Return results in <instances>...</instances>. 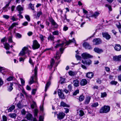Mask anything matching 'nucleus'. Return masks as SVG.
Segmentation results:
<instances>
[{
	"label": "nucleus",
	"instance_id": "nucleus-1",
	"mask_svg": "<svg viewBox=\"0 0 121 121\" xmlns=\"http://www.w3.org/2000/svg\"><path fill=\"white\" fill-rule=\"evenodd\" d=\"M38 68L36 66H35L34 69V76H33L31 78L29 83L31 85L34 82V79H35V81L36 82L37 79V74Z\"/></svg>",
	"mask_w": 121,
	"mask_h": 121
},
{
	"label": "nucleus",
	"instance_id": "nucleus-59",
	"mask_svg": "<svg viewBox=\"0 0 121 121\" xmlns=\"http://www.w3.org/2000/svg\"><path fill=\"white\" fill-rule=\"evenodd\" d=\"M6 41L7 38L6 37H4L1 39V42L2 43H3Z\"/></svg>",
	"mask_w": 121,
	"mask_h": 121
},
{
	"label": "nucleus",
	"instance_id": "nucleus-19",
	"mask_svg": "<svg viewBox=\"0 0 121 121\" xmlns=\"http://www.w3.org/2000/svg\"><path fill=\"white\" fill-rule=\"evenodd\" d=\"M71 43H75L74 45L77 46L75 40L74 38H73V39L72 40H69V41L66 42V45H68Z\"/></svg>",
	"mask_w": 121,
	"mask_h": 121
},
{
	"label": "nucleus",
	"instance_id": "nucleus-44",
	"mask_svg": "<svg viewBox=\"0 0 121 121\" xmlns=\"http://www.w3.org/2000/svg\"><path fill=\"white\" fill-rule=\"evenodd\" d=\"M54 36L52 35H50L48 37V40H52L54 39Z\"/></svg>",
	"mask_w": 121,
	"mask_h": 121
},
{
	"label": "nucleus",
	"instance_id": "nucleus-39",
	"mask_svg": "<svg viewBox=\"0 0 121 121\" xmlns=\"http://www.w3.org/2000/svg\"><path fill=\"white\" fill-rule=\"evenodd\" d=\"M16 106L19 108H21L23 107V106L22 105L20 101L16 104Z\"/></svg>",
	"mask_w": 121,
	"mask_h": 121
},
{
	"label": "nucleus",
	"instance_id": "nucleus-52",
	"mask_svg": "<svg viewBox=\"0 0 121 121\" xmlns=\"http://www.w3.org/2000/svg\"><path fill=\"white\" fill-rule=\"evenodd\" d=\"M79 92V90L78 89L77 90L73 92V95H76L78 94V93Z\"/></svg>",
	"mask_w": 121,
	"mask_h": 121
},
{
	"label": "nucleus",
	"instance_id": "nucleus-40",
	"mask_svg": "<svg viewBox=\"0 0 121 121\" xmlns=\"http://www.w3.org/2000/svg\"><path fill=\"white\" fill-rule=\"evenodd\" d=\"M15 106L14 105H13L10 107L8 109L9 112H11L15 108Z\"/></svg>",
	"mask_w": 121,
	"mask_h": 121
},
{
	"label": "nucleus",
	"instance_id": "nucleus-34",
	"mask_svg": "<svg viewBox=\"0 0 121 121\" xmlns=\"http://www.w3.org/2000/svg\"><path fill=\"white\" fill-rule=\"evenodd\" d=\"M17 10L19 12H21L23 10V8L20 5H19L17 7Z\"/></svg>",
	"mask_w": 121,
	"mask_h": 121
},
{
	"label": "nucleus",
	"instance_id": "nucleus-51",
	"mask_svg": "<svg viewBox=\"0 0 121 121\" xmlns=\"http://www.w3.org/2000/svg\"><path fill=\"white\" fill-rule=\"evenodd\" d=\"M19 14H17V15L18 16L20 19H22L23 18V16L22 15H21V14L22 13L21 12H19Z\"/></svg>",
	"mask_w": 121,
	"mask_h": 121
},
{
	"label": "nucleus",
	"instance_id": "nucleus-43",
	"mask_svg": "<svg viewBox=\"0 0 121 121\" xmlns=\"http://www.w3.org/2000/svg\"><path fill=\"white\" fill-rule=\"evenodd\" d=\"M52 34L53 35H58L59 34V31L57 30H56L52 32Z\"/></svg>",
	"mask_w": 121,
	"mask_h": 121
},
{
	"label": "nucleus",
	"instance_id": "nucleus-16",
	"mask_svg": "<svg viewBox=\"0 0 121 121\" xmlns=\"http://www.w3.org/2000/svg\"><path fill=\"white\" fill-rule=\"evenodd\" d=\"M94 50L95 52L99 54L100 53L103 52L102 49L98 48H95Z\"/></svg>",
	"mask_w": 121,
	"mask_h": 121
},
{
	"label": "nucleus",
	"instance_id": "nucleus-30",
	"mask_svg": "<svg viewBox=\"0 0 121 121\" xmlns=\"http://www.w3.org/2000/svg\"><path fill=\"white\" fill-rule=\"evenodd\" d=\"M9 116L10 117L14 119H15L17 117V115L15 113L10 114H9Z\"/></svg>",
	"mask_w": 121,
	"mask_h": 121
},
{
	"label": "nucleus",
	"instance_id": "nucleus-9",
	"mask_svg": "<svg viewBox=\"0 0 121 121\" xmlns=\"http://www.w3.org/2000/svg\"><path fill=\"white\" fill-rule=\"evenodd\" d=\"M101 13L100 11H96L92 14L90 16L91 17H94L95 18H97V17Z\"/></svg>",
	"mask_w": 121,
	"mask_h": 121
},
{
	"label": "nucleus",
	"instance_id": "nucleus-24",
	"mask_svg": "<svg viewBox=\"0 0 121 121\" xmlns=\"http://www.w3.org/2000/svg\"><path fill=\"white\" fill-rule=\"evenodd\" d=\"M87 83V81L86 79H82L80 82V84L82 86H84L86 85Z\"/></svg>",
	"mask_w": 121,
	"mask_h": 121
},
{
	"label": "nucleus",
	"instance_id": "nucleus-54",
	"mask_svg": "<svg viewBox=\"0 0 121 121\" xmlns=\"http://www.w3.org/2000/svg\"><path fill=\"white\" fill-rule=\"evenodd\" d=\"M44 37L41 34L39 35V38L41 41H43L44 40Z\"/></svg>",
	"mask_w": 121,
	"mask_h": 121
},
{
	"label": "nucleus",
	"instance_id": "nucleus-10",
	"mask_svg": "<svg viewBox=\"0 0 121 121\" xmlns=\"http://www.w3.org/2000/svg\"><path fill=\"white\" fill-rule=\"evenodd\" d=\"M58 95L60 98L62 99H64L65 98V95L61 90H58Z\"/></svg>",
	"mask_w": 121,
	"mask_h": 121
},
{
	"label": "nucleus",
	"instance_id": "nucleus-2",
	"mask_svg": "<svg viewBox=\"0 0 121 121\" xmlns=\"http://www.w3.org/2000/svg\"><path fill=\"white\" fill-rule=\"evenodd\" d=\"M31 51L29 50L28 48L27 47H25L23 48L22 51H21L19 54V56H23L26 53H28L29 56H30Z\"/></svg>",
	"mask_w": 121,
	"mask_h": 121
},
{
	"label": "nucleus",
	"instance_id": "nucleus-14",
	"mask_svg": "<svg viewBox=\"0 0 121 121\" xmlns=\"http://www.w3.org/2000/svg\"><path fill=\"white\" fill-rule=\"evenodd\" d=\"M61 18L64 22H69V19L67 18V17L66 14L64 15V17L61 16Z\"/></svg>",
	"mask_w": 121,
	"mask_h": 121
},
{
	"label": "nucleus",
	"instance_id": "nucleus-23",
	"mask_svg": "<svg viewBox=\"0 0 121 121\" xmlns=\"http://www.w3.org/2000/svg\"><path fill=\"white\" fill-rule=\"evenodd\" d=\"M114 48L116 51H120L121 49V46L119 44H116L114 47Z\"/></svg>",
	"mask_w": 121,
	"mask_h": 121
},
{
	"label": "nucleus",
	"instance_id": "nucleus-38",
	"mask_svg": "<svg viewBox=\"0 0 121 121\" xmlns=\"http://www.w3.org/2000/svg\"><path fill=\"white\" fill-rule=\"evenodd\" d=\"M50 84H51V83H50V82L49 81V82H48L47 83H46V86H45V91H46L47 89L49 87V86H50Z\"/></svg>",
	"mask_w": 121,
	"mask_h": 121
},
{
	"label": "nucleus",
	"instance_id": "nucleus-46",
	"mask_svg": "<svg viewBox=\"0 0 121 121\" xmlns=\"http://www.w3.org/2000/svg\"><path fill=\"white\" fill-rule=\"evenodd\" d=\"M14 78V77L13 76H10L7 78V80L8 81H10L12 80Z\"/></svg>",
	"mask_w": 121,
	"mask_h": 121
},
{
	"label": "nucleus",
	"instance_id": "nucleus-18",
	"mask_svg": "<svg viewBox=\"0 0 121 121\" xmlns=\"http://www.w3.org/2000/svg\"><path fill=\"white\" fill-rule=\"evenodd\" d=\"M91 98V96H86L84 102L85 104H87L89 103Z\"/></svg>",
	"mask_w": 121,
	"mask_h": 121
},
{
	"label": "nucleus",
	"instance_id": "nucleus-37",
	"mask_svg": "<svg viewBox=\"0 0 121 121\" xmlns=\"http://www.w3.org/2000/svg\"><path fill=\"white\" fill-rule=\"evenodd\" d=\"M34 4H32L31 3H30L28 5V6L32 10H34V13L35 11H34Z\"/></svg>",
	"mask_w": 121,
	"mask_h": 121
},
{
	"label": "nucleus",
	"instance_id": "nucleus-48",
	"mask_svg": "<svg viewBox=\"0 0 121 121\" xmlns=\"http://www.w3.org/2000/svg\"><path fill=\"white\" fill-rule=\"evenodd\" d=\"M99 105V104L97 102L95 103L92 104L91 106L93 107H96Z\"/></svg>",
	"mask_w": 121,
	"mask_h": 121
},
{
	"label": "nucleus",
	"instance_id": "nucleus-8",
	"mask_svg": "<svg viewBox=\"0 0 121 121\" xmlns=\"http://www.w3.org/2000/svg\"><path fill=\"white\" fill-rule=\"evenodd\" d=\"M93 42L95 45H98L100 44L101 42L100 39L99 38H96L93 40Z\"/></svg>",
	"mask_w": 121,
	"mask_h": 121
},
{
	"label": "nucleus",
	"instance_id": "nucleus-50",
	"mask_svg": "<svg viewBox=\"0 0 121 121\" xmlns=\"http://www.w3.org/2000/svg\"><path fill=\"white\" fill-rule=\"evenodd\" d=\"M20 79L21 81L22 86L24 85L25 82V81L22 78H20Z\"/></svg>",
	"mask_w": 121,
	"mask_h": 121
},
{
	"label": "nucleus",
	"instance_id": "nucleus-55",
	"mask_svg": "<svg viewBox=\"0 0 121 121\" xmlns=\"http://www.w3.org/2000/svg\"><path fill=\"white\" fill-rule=\"evenodd\" d=\"M105 6L108 7L110 11H112V9L111 6L108 4H106L105 5Z\"/></svg>",
	"mask_w": 121,
	"mask_h": 121
},
{
	"label": "nucleus",
	"instance_id": "nucleus-32",
	"mask_svg": "<svg viewBox=\"0 0 121 121\" xmlns=\"http://www.w3.org/2000/svg\"><path fill=\"white\" fill-rule=\"evenodd\" d=\"M60 105L61 106L63 107H69V106L67 104L65 103L63 101L61 102Z\"/></svg>",
	"mask_w": 121,
	"mask_h": 121
},
{
	"label": "nucleus",
	"instance_id": "nucleus-36",
	"mask_svg": "<svg viewBox=\"0 0 121 121\" xmlns=\"http://www.w3.org/2000/svg\"><path fill=\"white\" fill-rule=\"evenodd\" d=\"M4 48L7 50H9L10 48L9 45V44L7 43H4Z\"/></svg>",
	"mask_w": 121,
	"mask_h": 121
},
{
	"label": "nucleus",
	"instance_id": "nucleus-45",
	"mask_svg": "<svg viewBox=\"0 0 121 121\" xmlns=\"http://www.w3.org/2000/svg\"><path fill=\"white\" fill-rule=\"evenodd\" d=\"M84 96L83 95H81L79 96V99L80 101H82L84 100Z\"/></svg>",
	"mask_w": 121,
	"mask_h": 121
},
{
	"label": "nucleus",
	"instance_id": "nucleus-15",
	"mask_svg": "<svg viewBox=\"0 0 121 121\" xmlns=\"http://www.w3.org/2000/svg\"><path fill=\"white\" fill-rule=\"evenodd\" d=\"M102 34L103 36L107 39L108 40L111 38L110 35L107 33H103Z\"/></svg>",
	"mask_w": 121,
	"mask_h": 121
},
{
	"label": "nucleus",
	"instance_id": "nucleus-56",
	"mask_svg": "<svg viewBox=\"0 0 121 121\" xmlns=\"http://www.w3.org/2000/svg\"><path fill=\"white\" fill-rule=\"evenodd\" d=\"M38 112V110L37 109H35L34 111V115L35 116H37Z\"/></svg>",
	"mask_w": 121,
	"mask_h": 121
},
{
	"label": "nucleus",
	"instance_id": "nucleus-20",
	"mask_svg": "<svg viewBox=\"0 0 121 121\" xmlns=\"http://www.w3.org/2000/svg\"><path fill=\"white\" fill-rule=\"evenodd\" d=\"M26 118L29 120H32L33 118L32 115L30 113L27 114L26 115Z\"/></svg>",
	"mask_w": 121,
	"mask_h": 121
},
{
	"label": "nucleus",
	"instance_id": "nucleus-58",
	"mask_svg": "<svg viewBox=\"0 0 121 121\" xmlns=\"http://www.w3.org/2000/svg\"><path fill=\"white\" fill-rule=\"evenodd\" d=\"M36 90V89H33L31 92L32 94L33 95H35V94Z\"/></svg>",
	"mask_w": 121,
	"mask_h": 121
},
{
	"label": "nucleus",
	"instance_id": "nucleus-49",
	"mask_svg": "<svg viewBox=\"0 0 121 121\" xmlns=\"http://www.w3.org/2000/svg\"><path fill=\"white\" fill-rule=\"evenodd\" d=\"M25 18L27 19V21L28 22H30V18L29 16L26 14L25 15Z\"/></svg>",
	"mask_w": 121,
	"mask_h": 121
},
{
	"label": "nucleus",
	"instance_id": "nucleus-12",
	"mask_svg": "<svg viewBox=\"0 0 121 121\" xmlns=\"http://www.w3.org/2000/svg\"><path fill=\"white\" fill-rule=\"evenodd\" d=\"M9 85L7 87V90L9 91H11L13 89V82L9 83Z\"/></svg>",
	"mask_w": 121,
	"mask_h": 121
},
{
	"label": "nucleus",
	"instance_id": "nucleus-27",
	"mask_svg": "<svg viewBox=\"0 0 121 121\" xmlns=\"http://www.w3.org/2000/svg\"><path fill=\"white\" fill-rule=\"evenodd\" d=\"M42 14V12L41 11H40L37 13V15H35V18L37 19H38L39 18L40 15Z\"/></svg>",
	"mask_w": 121,
	"mask_h": 121
},
{
	"label": "nucleus",
	"instance_id": "nucleus-61",
	"mask_svg": "<svg viewBox=\"0 0 121 121\" xmlns=\"http://www.w3.org/2000/svg\"><path fill=\"white\" fill-rule=\"evenodd\" d=\"M117 82L112 81L110 83L112 85H116L117 83Z\"/></svg>",
	"mask_w": 121,
	"mask_h": 121
},
{
	"label": "nucleus",
	"instance_id": "nucleus-31",
	"mask_svg": "<svg viewBox=\"0 0 121 121\" xmlns=\"http://www.w3.org/2000/svg\"><path fill=\"white\" fill-rule=\"evenodd\" d=\"M16 16V15H15L14 16L11 17L10 19L13 22L14 21H17L18 20V19L17 18H15Z\"/></svg>",
	"mask_w": 121,
	"mask_h": 121
},
{
	"label": "nucleus",
	"instance_id": "nucleus-11",
	"mask_svg": "<svg viewBox=\"0 0 121 121\" xmlns=\"http://www.w3.org/2000/svg\"><path fill=\"white\" fill-rule=\"evenodd\" d=\"M113 60L116 61H118L121 60V55L113 56Z\"/></svg>",
	"mask_w": 121,
	"mask_h": 121
},
{
	"label": "nucleus",
	"instance_id": "nucleus-5",
	"mask_svg": "<svg viewBox=\"0 0 121 121\" xmlns=\"http://www.w3.org/2000/svg\"><path fill=\"white\" fill-rule=\"evenodd\" d=\"M82 58L84 59H86L89 58H91L93 56L86 52L82 54Z\"/></svg>",
	"mask_w": 121,
	"mask_h": 121
},
{
	"label": "nucleus",
	"instance_id": "nucleus-29",
	"mask_svg": "<svg viewBox=\"0 0 121 121\" xmlns=\"http://www.w3.org/2000/svg\"><path fill=\"white\" fill-rule=\"evenodd\" d=\"M50 22L51 23L52 25L56 26L57 27V23L55 22L54 20L52 19H51L50 20Z\"/></svg>",
	"mask_w": 121,
	"mask_h": 121
},
{
	"label": "nucleus",
	"instance_id": "nucleus-21",
	"mask_svg": "<svg viewBox=\"0 0 121 121\" xmlns=\"http://www.w3.org/2000/svg\"><path fill=\"white\" fill-rule=\"evenodd\" d=\"M6 70L5 68L0 66V72H1L3 75H4L5 73H6Z\"/></svg>",
	"mask_w": 121,
	"mask_h": 121
},
{
	"label": "nucleus",
	"instance_id": "nucleus-25",
	"mask_svg": "<svg viewBox=\"0 0 121 121\" xmlns=\"http://www.w3.org/2000/svg\"><path fill=\"white\" fill-rule=\"evenodd\" d=\"M54 63L55 61L53 59H52L50 62V65L48 66V68L50 70H51Z\"/></svg>",
	"mask_w": 121,
	"mask_h": 121
},
{
	"label": "nucleus",
	"instance_id": "nucleus-3",
	"mask_svg": "<svg viewBox=\"0 0 121 121\" xmlns=\"http://www.w3.org/2000/svg\"><path fill=\"white\" fill-rule=\"evenodd\" d=\"M110 108L109 106L105 105L100 109L99 112L101 113H107L109 112Z\"/></svg>",
	"mask_w": 121,
	"mask_h": 121
},
{
	"label": "nucleus",
	"instance_id": "nucleus-63",
	"mask_svg": "<svg viewBox=\"0 0 121 121\" xmlns=\"http://www.w3.org/2000/svg\"><path fill=\"white\" fill-rule=\"evenodd\" d=\"M68 28L66 26H64L63 28V30L64 31H65L68 30Z\"/></svg>",
	"mask_w": 121,
	"mask_h": 121
},
{
	"label": "nucleus",
	"instance_id": "nucleus-62",
	"mask_svg": "<svg viewBox=\"0 0 121 121\" xmlns=\"http://www.w3.org/2000/svg\"><path fill=\"white\" fill-rule=\"evenodd\" d=\"M44 117L43 116H40L39 118V121H43Z\"/></svg>",
	"mask_w": 121,
	"mask_h": 121
},
{
	"label": "nucleus",
	"instance_id": "nucleus-53",
	"mask_svg": "<svg viewBox=\"0 0 121 121\" xmlns=\"http://www.w3.org/2000/svg\"><path fill=\"white\" fill-rule=\"evenodd\" d=\"M107 94L106 92H104L101 93V96L102 98L106 97L107 96Z\"/></svg>",
	"mask_w": 121,
	"mask_h": 121
},
{
	"label": "nucleus",
	"instance_id": "nucleus-35",
	"mask_svg": "<svg viewBox=\"0 0 121 121\" xmlns=\"http://www.w3.org/2000/svg\"><path fill=\"white\" fill-rule=\"evenodd\" d=\"M59 54L60 53L58 52H56V56H55V58L56 59H57V60H58L60 58V55H59Z\"/></svg>",
	"mask_w": 121,
	"mask_h": 121
},
{
	"label": "nucleus",
	"instance_id": "nucleus-26",
	"mask_svg": "<svg viewBox=\"0 0 121 121\" xmlns=\"http://www.w3.org/2000/svg\"><path fill=\"white\" fill-rule=\"evenodd\" d=\"M30 106L32 109H34L35 108H36L37 107V105L36 102L33 101L32 103L31 104Z\"/></svg>",
	"mask_w": 121,
	"mask_h": 121
},
{
	"label": "nucleus",
	"instance_id": "nucleus-41",
	"mask_svg": "<svg viewBox=\"0 0 121 121\" xmlns=\"http://www.w3.org/2000/svg\"><path fill=\"white\" fill-rule=\"evenodd\" d=\"M18 25V23L17 22H14L10 26V29H12L14 26H15L16 25Z\"/></svg>",
	"mask_w": 121,
	"mask_h": 121
},
{
	"label": "nucleus",
	"instance_id": "nucleus-28",
	"mask_svg": "<svg viewBox=\"0 0 121 121\" xmlns=\"http://www.w3.org/2000/svg\"><path fill=\"white\" fill-rule=\"evenodd\" d=\"M93 76V73L91 72H89L86 75V77L88 78H92Z\"/></svg>",
	"mask_w": 121,
	"mask_h": 121
},
{
	"label": "nucleus",
	"instance_id": "nucleus-64",
	"mask_svg": "<svg viewBox=\"0 0 121 121\" xmlns=\"http://www.w3.org/2000/svg\"><path fill=\"white\" fill-rule=\"evenodd\" d=\"M3 121H7V117L4 115L3 116Z\"/></svg>",
	"mask_w": 121,
	"mask_h": 121
},
{
	"label": "nucleus",
	"instance_id": "nucleus-6",
	"mask_svg": "<svg viewBox=\"0 0 121 121\" xmlns=\"http://www.w3.org/2000/svg\"><path fill=\"white\" fill-rule=\"evenodd\" d=\"M64 43L63 42L61 44H56V46H55V48H56L59 47H61L60 49V50L61 54L63 53L62 52L64 50V48L63 47V46L64 44Z\"/></svg>",
	"mask_w": 121,
	"mask_h": 121
},
{
	"label": "nucleus",
	"instance_id": "nucleus-42",
	"mask_svg": "<svg viewBox=\"0 0 121 121\" xmlns=\"http://www.w3.org/2000/svg\"><path fill=\"white\" fill-rule=\"evenodd\" d=\"M13 85L14 84L16 87H18L20 88V89L21 88V87L22 86V85L19 84L18 83H16L15 82H13Z\"/></svg>",
	"mask_w": 121,
	"mask_h": 121
},
{
	"label": "nucleus",
	"instance_id": "nucleus-47",
	"mask_svg": "<svg viewBox=\"0 0 121 121\" xmlns=\"http://www.w3.org/2000/svg\"><path fill=\"white\" fill-rule=\"evenodd\" d=\"M68 73L69 75L71 76H73L75 74V72L71 70L69 71Z\"/></svg>",
	"mask_w": 121,
	"mask_h": 121
},
{
	"label": "nucleus",
	"instance_id": "nucleus-57",
	"mask_svg": "<svg viewBox=\"0 0 121 121\" xmlns=\"http://www.w3.org/2000/svg\"><path fill=\"white\" fill-rule=\"evenodd\" d=\"M79 115L80 116H83L84 114V112H83L82 110H80L79 111Z\"/></svg>",
	"mask_w": 121,
	"mask_h": 121
},
{
	"label": "nucleus",
	"instance_id": "nucleus-33",
	"mask_svg": "<svg viewBox=\"0 0 121 121\" xmlns=\"http://www.w3.org/2000/svg\"><path fill=\"white\" fill-rule=\"evenodd\" d=\"M116 26L119 29L120 32L121 34V25L120 22H118L116 24Z\"/></svg>",
	"mask_w": 121,
	"mask_h": 121
},
{
	"label": "nucleus",
	"instance_id": "nucleus-22",
	"mask_svg": "<svg viewBox=\"0 0 121 121\" xmlns=\"http://www.w3.org/2000/svg\"><path fill=\"white\" fill-rule=\"evenodd\" d=\"M73 82L74 86L75 87H78L79 86V81L77 79L73 80Z\"/></svg>",
	"mask_w": 121,
	"mask_h": 121
},
{
	"label": "nucleus",
	"instance_id": "nucleus-4",
	"mask_svg": "<svg viewBox=\"0 0 121 121\" xmlns=\"http://www.w3.org/2000/svg\"><path fill=\"white\" fill-rule=\"evenodd\" d=\"M40 47V45L36 40H35L33 41L32 45V48L33 49H38Z\"/></svg>",
	"mask_w": 121,
	"mask_h": 121
},
{
	"label": "nucleus",
	"instance_id": "nucleus-13",
	"mask_svg": "<svg viewBox=\"0 0 121 121\" xmlns=\"http://www.w3.org/2000/svg\"><path fill=\"white\" fill-rule=\"evenodd\" d=\"M83 46L86 49H91V48L89 44L87 42H84L83 43Z\"/></svg>",
	"mask_w": 121,
	"mask_h": 121
},
{
	"label": "nucleus",
	"instance_id": "nucleus-17",
	"mask_svg": "<svg viewBox=\"0 0 121 121\" xmlns=\"http://www.w3.org/2000/svg\"><path fill=\"white\" fill-rule=\"evenodd\" d=\"M82 62L84 64H86V65H90L91 64V61L90 60H82Z\"/></svg>",
	"mask_w": 121,
	"mask_h": 121
},
{
	"label": "nucleus",
	"instance_id": "nucleus-7",
	"mask_svg": "<svg viewBox=\"0 0 121 121\" xmlns=\"http://www.w3.org/2000/svg\"><path fill=\"white\" fill-rule=\"evenodd\" d=\"M57 117L59 120L63 119L65 116L64 113L62 112H60L57 114Z\"/></svg>",
	"mask_w": 121,
	"mask_h": 121
},
{
	"label": "nucleus",
	"instance_id": "nucleus-60",
	"mask_svg": "<svg viewBox=\"0 0 121 121\" xmlns=\"http://www.w3.org/2000/svg\"><path fill=\"white\" fill-rule=\"evenodd\" d=\"M105 69L107 72H108L110 71V69L107 67H105Z\"/></svg>",
	"mask_w": 121,
	"mask_h": 121
}]
</instances>
